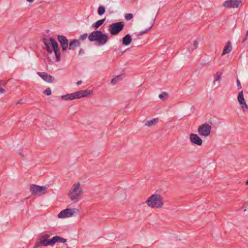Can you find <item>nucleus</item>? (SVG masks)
Wrapping results in <instances>:
<instances>
[{"label":"nucleus","instance_id":"obj_1","mask_svg":"<svg viewBox=\"0 0 248 248\" xmlns=\"http://www.w3.org/2000/svg\"><path fill=\"white\" fill-rule=\"evenodd\" d=\"M108 33H104L99 30L94 31L90 33L88 36L91 42H96L99 46L105 45L109 40Z\"/></svg>","mask_w":248,"mask_h":248},{"label":"nucleus","instance_id":"obj_2","mask_svg":"<svg viewBox=\"0 0 248 248\" xmlns=\"http://www.w3.org/2000/svg\"><path fill=\"white\" fill-rule=\"evenodd\" d=\"M43 41L46 46L47 52L50 53L53 51L56 57V61L59 62L61 60V54L56 41L52 38H44Z\"/></svg>","mask_w":248,"mask_h":248},{"label":"nucleus","instance_id":"obj_3","mask_svg":"<svg viewBox=\"0 0 248 248\" xmlns=\"http://www.w3.org/2000/svg\"><path fill=\"white\" fill-rule=\"evenodd\" d=\"M148 207L153 209L161 208L164 206L163 197L158 194H154L145 201Z\"/></svg>","mask_w":248,"mask_h":248},{"label":"nucleus","instance_id":"obj_4","mask_svg":"<svg viewBox=\"0 0 248 248\" xmlns=\"http://www.w3.org/2000/svg\"><path fill=\"white\" fill-rule=\"evenodd\" d=\"M82 194L83 189L80 183L76 182L72 185L68 193V196L72 201L76 202L81 200Z\"/></svg>","mask_w":248,"mask_h":248},{"label":"nucleus","instance_id":"obj_5","mask_svg":"<svg viewBox=\"0 0 248 248\" xmlns=\"http://www.w3.org/2000/svg\"><path fill=\"white\" fill-rule=\"evenodd\" d=\"M80 211L78 208H66L61 211L58 215V217L65 218L73 217L79 214Z\"/></svg>","mask_w":248,"mask_h":248},{"label":"nucleus","instance_id":"obj_6","mask_svg":"<svg viewBox=\"0 0 248 248\" xmlns=\"http://www.w3.org/2000/svg\"><path fill=\"white\" fill-rule=\"evenodd\" d=\"M124 26L123 22L113 23L109 26L108 31L111 35H116L123 29Z\"/></svg>","mask_w":248,"mask_h":248},{"label":"nucleus","instance_id":"obj_7","mask_svg":"<svg viewBox=\"0 0 248 248\" xmlns=\"http://www.w3.org/2000/svg\"><path fill=\"white\" fill-rule=\"evenodd\" d=\"M212 127L208 124L205 123L200 125L198 129L199 134L204 137L209 136L211 132Z\"/></svg>","mask_w":248,"mask_h":248},{"label":"nucleus","instance_id":"obj_8","mask_svg":"<svg viewBox=\"0 0 248 248\" xmlns=\"http://www.w3.org/2000/svg\"><path fill=\"white\" fill-rule=\"evenodd\" d=\"M54 245V237H53L51 239H48L47 238H44L40 237L37 241L36 242L34 248H36L39 247L43 246H53Z\"/></svg>","mask_w":248,"mask_h":248},{"label":"nucleus","instance_id":"obj_9","mask_svg":"<svg viewBox=\"0 0 248 248\" xmlns=\"http://www.w3.org/2000/svg\"><path fill=\"white\" fill-rule=\"evenodd\" d=\"M242 4L241 0H226L223 3V6L229 8H237Z\"/></svg>","mask_w":248,"mask_h":248},{"label":"nucleus","instance_id":"obj_10","mask_svg":"<svg viewBox=\"0 0 248 248\" xmlns=\"http://www.w3.org/2000/svg\"><path fill=\"white\" fill-rule=\"evenodd\" d=\"M46 189V186H39L36 185H31L30 186V190L35 195L43 193Z\"/></svg>","mask_w":248,"mask_h":248},{"label":"nucleus","instance_id":"obj_11","mask_svg":"<svg viewBox=\"0 0 248 248\" xmlns=\"http://www.w3.org/2000/svg\"><path fill=\"white\" fill-rule=\"evenodd\" d=\"M237 100L241 107V108L243 109L244 111L248 110V106L245 101L243 92L242 91L238 93Z\"/></svg>","mask_w":248,"mask_h":248},{"label":"nucleus","instance_id":"obj_12","mask_svg":"<svg viewBox=\"0 0 248 248\" xmlns=\"http://www.w3.org/2000/svg\"><path fill=\"white\" fill-rule=\"evenodd\" d=\"M189 140L191 143L201 146L202 144V139L196 134L192 133L189 135Z\"/></svg>","mask_w":248,"mask_h":248},{"label":"nucleus","instance_id":"obj_13","mask_svg":"<svg viewBox=\"0 0 248 248\" xmlns=\"http://www.w3.org/2000/svg\"><path fill=\"white\" fill-rule=\"evenodd\" d=\"M58 40L61 44L62 51H65L68 47V41L66 37L63 35H58Z\"/></svg>","mask_w":248,"mask_h":248},{"label":"nucleus","instance_id":"obj_14","mask_svg":"<svg viewBox=\"0 0 248 248\" xmlns=\"http://www.w3.org/2000/svg\"><path fill=\"white\" fill-rule=\"evenodd\" d=\"M73 93L75 99H77L87 96L92 93V91L90 90H80Z\"/></svg>","mask_w":248,"mask_h":248},{"label":"nucleus","instance_id":"obj_15","mask_svg":"<svg viewBox=\"0 0 248 248\" xmlns=\"http://www.w3.org/2000/svg\"><path fill=\"white\" fill-rule=\"evenodd\" d=\"M37 74L44 80L47 82L52 83L54 80V77L45 72H38Z\"/></svg>","mask_w":248,"mask_h":248},{"label":"nucleus","instance_id":"obj_16","mask_svg":"<svg viewBox=\"0 0 248 248\" xmlns=\"http://www.w3.org/2000/svg\"><path fill=\"white\" fill-rule=\"evenodd\" d=\"M222 73L221 72H217L214 75V80L213 82V86H216L217 84L218 85L221 79Z\"/></svg>","mask_w":248,"mask_h":248},{"label":"nucleus","instance_id":"obj_17","mask_svg":"<svg viewBox=\"0 0 248 248\" xmlns=\"http://www.w3.org/2000/svg\"><path fill=\"white\" fill-rule=\"evenodd\" d=\"M80 45V42L79 40L74 39L70 42L69 49L70 50L75 49L76 47H79Z\"/></svg>","mask_w":248,"mask_h":248},{"label":"nucleus","instance_id":"obj_18","mask_svg":"<svg viewBox=\"0 0 248 248\" xmlns=\"http://www.w3.org/2000/svg\"><path fill=\"white\" fill-rule=\"evenodd\" d=\"M232 49V47L230 41H228L225 45L224 48L222 53V55H224L226 54L229 53Z\"/></svg>","mask_w":248,"mask_h":248},{"label":"nucleus","instance_id":"obj_19","mask_svg":"<svg viewBox=\"0 0 248 248\" xmlns=\"http://www.w3.org/2000/svg\"><path fill=\"white\" fill-rule=\"evenodd\" d=\"M132 41V39L131 38L130 35L128 34H126L122 40L123 44L124 46H128L129 45Z\"/></svg>","mask_w":248,"mask_h":248},{"label":"nucleus","instance_id":"obj_20","mask_svg":"<svg viewBox=\"0 0 248 248\" xmlns=\"http://www.w3.org/2000/svg\"><path fill=\"white\" fill-rule=\"evenodd\" d=\"M61 98L64 100H72L75 99L74 93L62 95Z\"/></svg>","mask_w":248,"mask_h":248},{"label":"nucleus","instance_id":"obj_21","mask_svg":"<svg viewBox=\"0 0 248 248\" xmlns=\"http://www.w3.org/2000/svg\"><path fill=\"white\" fill-rule=\"evenodd\" d=\"M158 121V119L156 118H154L151 120L147 121L145 123V125L147 126H151L155 124Z\"/></svg>","mask_w":248,"mask_h":248},{"label":"nucleus","instance_id":"obj_22","mask_svg":"<svg viewBox=\"0 0 248 248\" xmlns=\"http://www.w3.org/2000/svg\"><path fill=\"white\" fill-rule=\"evenodd\" d=\"M54 237V245L56 242L64 243L66 242L67 240L64 238L59 236H55Z\"/></svg>","mask_w":248,"mask_h":248},{"label":"nucleus","instance_id":"obj_23","mask_svg":"<svg viewBox=\"0 0 248 248\" xmlns=\"http://www.w3.org/2000/svg\"><path fill=\"white\" fill-rule=\"evenodd\" d=\"M123 75H118L114 78L111 81V84L113 85H115L118 82H119L122 79V77Z\"/></svg>","mask_w":248,"mask_h":248},{"label":"nucleus","instance_id":"obj_24","mask_svg":"<svg viewBox=\"0 0 248 248\" xmlns=\"http://www.w3.org/2000/svg\"><path fill=\"white\" fill-rule=\"evenodd\" d=\"M105 18L100 19L92 25V27L95 29H98L104 22Z\"/></svg>","mask_w":248,"mask_h":248},{"label":"nucleus","instance_id":"obj_25","mask_svg":"<svg viewBox=\"0 0 248 248\" xmlns=\"http://www.w3.org/2000/svg\"><path fill=\"white\" fill-rule=\"evenodd\" d=\"M105 12V8L103 6H100L98 7V14L99 15L101 16L103 15Z\"/></svg>","mask_w":248,"mask_h":248},{"label":"nucleus","instance_id":"obj_26","mask_svg":"<svg viewBox=\"0 0 248 248\" xmlns=\"http://www.w3.org/2000/svg\"><path fill=\"white\" fill-rule=\"evenodd\" d=\"M168 94L166 92H163L162 93L159 94V97L160 99L164 100L167 98Z\"/></svg>","mask_w":248,"mask_h":248},{"label":"nucleus","instance_id":"obj_27","mask_svg":"<svg viewBox=\"0 0 248 248\" xmlns=\"http://www.w3.org/2000/svg\"><path fill=\"white\" fill-rule=\"evenodd\" d=\"M152 25L150 27L148 28V29H147L144 31L139 32L138 35L139 36H141V35H142L144 34L147 33L150 30V29L152 28Z\"/></svg>","mask_w":248,"mask_h":248},{"label":"nucleus","instance_id":"obj_28","mask_svg":"<svg viewBox=\"0 0 248 248\" xmlns=\"http://www.w3.org/2000/svg\"><path fill=\"white\" fill-rule=\"evenodd\" d=\"M133 17V15L132 14H128L125 15V18L127 20H130L132 19Z\"/></svg>","mask_w":248,"mask_h":248},{"label":"nucleus","instance_id":"obj_29","mask_svg":"<svg viewBox=\"0 0 248 248\" xmlns=\"http://www.w3.org/2000/svg\"><path fill=\"white\" fill-rule=\"evenodd\" d=\"M44 93L47 95H50L51 94V90L49 88H48L44 91Z\"/></svg>","mask_w":248,"mask_h":248},{"label":"nucleus","instance_id":"obj_30","mask_svg":"<svg viewBox=\"0 0 248 248\" xmlns=\"http://www.w3.org/2000/svg\"><path fill=\"white\" fill-rule=\"evenodd\" d=\"M88 36V34L87 33H84L83 34H82L81 35H80V37H79V39L80 40H85L87 37Z\"/></svg>","mask_w":248,"mask_h":248},{"label":"nucleus","instance_id":"obj_31","mask_svg":"<svg viewBox=\"0 0 248 248\" xmlns=\"http://www.w3.org/2000/svg\"><path fill=\"white\" fill-rule=\"evenodd\" d=\"M198 42L197 41H195L193 43V44L192 46V48L193 49H196L198 47Z\"/></svg>","mask_w":248,"mask_h":248},{"label":"nucleus","instance_id":"obj_32","mask_svg":"<svg viewBox=\"0 0 248 248\" xmlns=\"http://www.w3.org/2000/svg\"><path fill=\"white\" fill-rule=\"evenodd\" d=\"M237 86L238 89H241L242 88V87H241V85L240 84V81H239V79L237 80Z\"/></svg>","mask_w":248,"mask_h":248},{"label":"nucleus","instance_id":"obj_33","mask_svg":"<svg viewBox=\"0 0 248 248\" xmlns=\"http://www.w3.org/2000/svg\"><path fill=\"white\" fill-rule=\"evenodd\" d=\"M50 237V235L49 234H45L42 235L41 237L48 239Z\"/></svg>","mask_w":248,"mask_h":248},{"label":"nucleus","instance_id":"obj_34","mask_svg":"<svg viewBox=\"0 0 248 248\" xmlns=\"http://www.w3.org/2000/svg\"><path fill=\"white\" fill-rule=\"evenodd\" d=\"M84 53V50L83 49H80L79 51V55H82Z\"/></svg>","mask_w":248,"mask_h":248},{"label":"nucleus","instance_id":"obj_35","mask_svg":"<svg viewBox=\"0 0 248 248\" xmlns=\"http://www.w3.org/2000/svg\"><path fill=\"white\" fill-rule=\"evenodd\" d=\"M247 38H248V31L247 32V33H246V37L243 39V41L244 42L245 41L247 40Z\"/></svg>","mask_w":248,"mask_h":248},{"label":"nucleus","instance_id":"obj_36","mask_svg":"<svg viewBox=\"0 0 248 248\" xmlns=\"http://www.w3.org/2000/svg\"><path fill=\"white\" fill-rule=\"evenodd\" d=\"M82 83V81H78L77 82V85H79Z\"/></svg>","mask_w":248,"mask_h":248},{"label":"nucleus","instance_id":"obj_37","mask_svg":"<svg viewBox=\"0 0 248 248\" xmlns=\"http://www.w3.org/2000/svg\"><path fill=\"white\" fill-rule=\"evenodd\" d=\"M27 1H28L30 3H32L33 2L34 0H26Z\"/></svg>","mask_w":248,"mask_h":248},{"label":"nucleus","instance_id":"obj_38","mask_svg":"<svg viewBox=\"0 0 248 248\" xmlns=\"http://www.w3.org/2000/svg\"><path fill=\"white\" fill-rule=\"evenodd\" d=\"M246 185H248V180H247V181L246 182Z\"/></svg>","mask_w":248,"mask_h":248},{"label":"nucleus","instance_id":"obj_39","mask_svg":"<svg viewBox=\"0 0 248 248\" xmlns=\"http://www.w3.org/2000/svg\"><path fill=\"white\" fill-rule=\"evenodd\" d=\"M19 154L21 156H23V155L21 153H19Z\"/></svg>","mask_w":248,"mask_h":248}]
</instances>
